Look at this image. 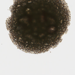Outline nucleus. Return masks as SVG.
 <instances>
[{
	"instance_id": "obj_11",
	"label": "nucleus",
	"mask_w": 75,
	"mask_h": 75,
	"mask_svg": "<svg viewBox=\"0 0 75 75\" xmlns=\"http://www.w3.org/2000/svg\"><path fill=\"white\" fill-rule=\"evenodd\" d=\"M43 33H45V31L43 32Z\"/></svg>"
},
{
	"instance_id": "obj_12",
	"label": "nucleus",
	"mask_w": 75,
	"mask_h": 75,
	"mask_svg": "<svg viewBox=\"0 0 75 75\" xmlns=\"http://www.w3.org/2000/svg\"><path fill=\"white\" fill-rule=\"evenodd\" d=\"M13 10H14V9H12Z\"/></svg>"
},
{
	"instance_id": "obj_10",
	"label": "nucleus",
	"mask_w": 75,
	"mask_h": 75,
	"mask_svg": "<svg viewBox=\"0 0 75 75\" xmlns=\"http://www.w3.org/2000/svg\"><path fill=\"white\" fill-rule=\"evenodd\" d=\"M44 7H45V5H44Z\"/></svg>"
},
{
	"instance_id": "obj_15",
	"label": "nucleus",
	"mask_w": 75,
	"mask_h": 75,
	"mask_svg": "<svg viewBox=\"0 0 75 75\" xmlns=\"http://www.w3.org/2000/svg\"><path fill=\"white\" fill-rule=\"evenodd\" d=\"M37 15H38V14H37Z\"/></svg>"
},
{
	"instance_id": "obj_4",
	"label": "nucleus",
	"mask_w": 75,
	"mask_h": 75,
	"mask_svg": "<svg viewBox=\"0 0 75 75\" xmlns=\"http://www.w3.org/2000/svg\"><path fill=\"white\" fill-rule=\"evenodd\" d=\"M19 10H13L12 11H13V13L15 14H17L18 13Z\"/></svg>"
},
{
	"instance_id": "obj_13",
	"label": "nucleus",
	"mask_w": 75,
	"mask_h": 75,
	"mask_svg": "<svg viewBox=\"0 0 75 75\" xmlns=\"http://www.w3.org/2000/svg\"><path fill=\"white\" fill-rule=\"evenodd\" d=\"M38 37H39V36H38Z\"/></svg>"
},
{
	"instance_id": "obj_3",
	"label": "nucleus",
	"mask_w": 75,
	"mask_h": 75,
	"mask_svg": "<svg viewBox=\"0 0 75 75\" xmlns=\"http://www.w3.org/2000/svg\"><path fill=\"white\" fill-rule=\"evenodd\" d=\"M39 48V45L38 44L35 45V46H34V48L35 49H36V50H38Z\"/></svg>"
},
{
	"instance_id": "obj_1",
	"label": "nucleus",
	"mask_w": 75,
	"mask_h": 75,
	"mask_svg": "<svg viewBox=\"0 0 75 75\" xmlns=\"http://www.w3.org/2000/svg\"><path fill=\"white\" fill-rule=\"evenodd\" d=\"M67 5L65 3L62 2L61 0L54 2V4L52 6L53 9H43V10H68L69 9L66 6Z\"/></svg>"
},
{
	"instance_id": "obj_2",
	"label": "nucleus",
	"mask_w": 75,
	"mask_h": 75,
	"mask_svg": "<svg viewBox=\"0 0 75 75\" xmlns=\"http://www.w3.org/2000/svg\"><path fill=\"white\" fill-rule=\"evenodd\" d=\"M33 10L34 11V10ZM60 11H62V10H63V13L65 15H68V10H59Z\"/></svg>"
},
{
	"instance_id": "obj_7",
	"label": "nucleus",
	"mask_w": 75,
	"mask_h": 75,
	"mask_svg": "<svg viewBox=\"0 0 75 75\" xmlns=\"http://www.w3.org/2000/svg\"><path fill=\"white\" fill-rule=\"evenodd\" d=\"M30 10H38V9H34V8H33V9H30ZM39 10H42V9H39Z\"/></svg>"
},
{
	"instance_id": "obj_5",
	"label": "nucleus",
	"mask_w": 75,
	"mask_h": 75,
	"mask_svg": "<svg viewBox=\"0 0 75 75\" xmlns=\"http://www.w3.org/2000/svg\"><path fill=\"white\" fill-rule=\"evenodd\" d=\"M63 24L62 23H61V22H59V23L58 24V25L59 26H61Z\"/></svg>"
},
{
	"instance_id": "obj_6",
	"label": "nucleus",
	"mask_w": 75,
	"mask_h": 75,
	"mask_svg": "<svg viewBox=\"0 0 75 75\" xmlns=\"http://www.w3.org/2000/svg\"><path fill=\"white\" fill-rule=\"evenodd\" d=\"M23 18V15H21V16H20V19H21Z\"/></svg>"
},
{
	"instance_id": "obj_8",
	"label": "nucleus",
	"mask_w": 75,
	"mask_h": 75,
	"mask_svg": "<svg viewBox=\"0 0 75 75\" xmlns=\"http://www.w3.org/2000/svg\"><path fill=\"white\" fill-rule=\"evenodd\" d=\"M41 7H43V6L42 5H41Z\"/></svg>"
},
{
	"instance_id": "obj_9",
	"label": "nucleus",
	"mask_w": 75,
	"mask_h": 75,
	"mask_svg": "<svg viewBox=\"0 0 75 75\" xmlns=\"http://www.w3.org/2000/svg\"><path fill=\"white\" fill-rule=\"evenodd\" d=\"M20 10H21V9ZM22 10H26V9H22Z\"/></svg>"
},
{
	"instance_id": "obj_14",
	"label": "nucleus",
	"mask_w": 75,
	"mask_h": 75,
	"mask_svg": "<svg viewBox=\"0 0 75 75\" xmlns=\"http://www.w3.org/2000/svg\"><path fill=\"white\" fill-rule=\"evenodd\" d=\"M15 9V10H16V9Z\"/></svg>"
}]
</instances>
